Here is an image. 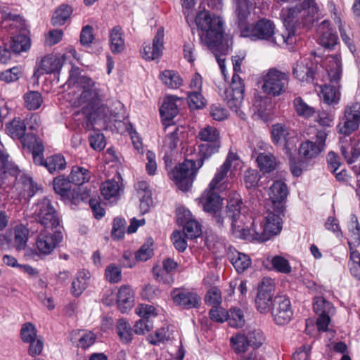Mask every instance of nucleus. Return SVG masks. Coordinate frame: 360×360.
<instances>
[{"label": "nucleus", "mask_w": 360, "mask_h": 360, "mask_svg": "<svg viewBox=\"0 0 360 360\" xmlns=\"http://www.w3.org/2000/svg\"><path fill=\"white\" fill-rule=\"evenodd\" d=\"M78 69L72 68L68 84L69 102L75 107L81 108L92 123L97 120H105L108 109L101 105V94L99 84L86 76H78Z\"/></svg>", "instance_id": "obj_1"}, {"label": "nucleus", "mask_w": 360, "mask_h": 360, "mask_svg": "<svg viewBox=\"0 0 360 360\" xmlns=\"http://www.w3.org/2000/svg\"><path fill=\"white\" fill-rule=\"evenodd\" d=\"M195 24L202 31L200 34V42L210 50L226 51L229 47V41L223 44L224 21L217 15H211L204 10L198 13Z\"/></svg>", "instance_id": "obj_2"}, {"label": "nucleus", "mask_w": 360, "mask_h": 360, "mask_svg": "<svg viewBox=\"0 0 360 360\" xmlns=\"http://www.w3.org/2000/svg\"><path fill=\"white\" fill-rule=\"evenodd\" d=\"M319 18V8L314 0H305L303 4L295 8H283L281 13V18L283 21L285 30L283 33L289 37L292 32L289 44L294 43L295 28L302 25L309 26Z\"/></svg>", "instance_id": "obj_3"}, {"label": "nucleus", "mask_w": 360, "mask_h": 360, "mask_svg": "<svg viewBox=\"0 0 360 360\" xmlns=\"http://www.w3.org/2000/svg\"><path fill=\"white\" fill-rule=\"evenodd\" d=\"M241 198L238 193H233L228 200L227 216L231 220V233L236 238L255 240L256 219L252 214L241 212Z\"/></svg>", "instance_id": "obj_4"}, {"label": "nucleus", "mask_w": 360, "mask_h": 360, "mask_svg": "<svg viewBox=\"0 0 360 360\" xmlns=\"http://www.w3.org/2000/svg\"><path fill=\"white\" fill-rule=\"evenodd\" d=\"M323 66L328 74L330 83L320 86L319 96L329 105H338L341 98V85L339 82L342 75V63L338 56H327Z\"/></svg>", "instance_id": "obj_5"}, {"label": "nucleus", "mask_w": 360, "mask_h": 360, "mask_svg": "<svg viewBox=\"0 0 360 360\" xmlns=\"http://www.w3.org/2000/svg\"><path fill=\"white\" fill-rule=\"evenodd\" d=\"M275 30L274 23L270 20L263 18L244 28L241 31V36L249 37L252 40H266L274 45H288V40L292 32H290L289 37H286L285 33L276 34Z\"/></svg>", "instance_id": "obj_6"}, {"label": "nucleus", "mask_w": 360, "mask_h": 360, "mask_svg": "<svg viewBox=\"0 0 360 360\" xmlns=\"http://www.w3.org/2000/svg\"><path fill=\"white\" fill-rule=\"evenodd\" d=\"M282 215L267 207L266 214L256 219L255 240L265 242L279 234L283 228Z\"/></svg>", "instance_id": "obj_7"}, {"label": "nucleus", "mask_w": 360, "mask_h": 360, "mask_svg": "<svg viewBox=\"0 0 360 360\" xmlns=\"http://www.w3.org/2000/svg\"><path fill=\"white\" fill-rule=\"evenodd\" d=\"M242 162L237 153L229 150L225 162L217 169L213 179L210 182L207 188L218 191H224L229 187L226 182L228 173L230 175L233 172L241 167Z\"/></svg>", "instance_id": "obj_8"}, {"label": "nucleus", "mask_w": 360, "mask_h": 360, "mask_svg": "<svg viewBox=\"0 0 360 360\" xmlns=\"http://www.w3.org/2000/svg\"><path fill=\"white\" fill-rule=\"evenodd\" d=\"M242 162L237 153L229 150L225 162L217 169L213 179L210 182L207 188L218 191H224L229 187L226 182L228 173L230 175L233 172L241 167Z\"/></svg>", "instance_id": "obj_9"}, {"label": "nucleus", "mask_w": 360, "mask_h": 360, "mask_svg": "<svg viewBox=\"0 0 360 360\" xmlns=\"http://www.w3.org/2000/svg\"><path fill=\"white\" fill-rule=\"evenodd\" d=\"M202 162L196 167L195 162L186 160L176 166L169 174L170 179L176 186L182 190L187 191L192 185L198 172V169L202 166Z\"/></svg>", "instance_id": "obj_10"}, {"label": "nucleus", "mask_w": 360, "mask_h": 360, "mask_svg": "<svg viewBox=\"0 0 360 360\" xmlns=\"http://www.w3.org/2000/svg\"><path fill=\"white\" fill-rule=\"evenodd\" d=\"M244 84L238 75L233 74L230 86L226 89L222 95L224 101L229 108L242 119L245 114L240 110L243 100Z\"/></svg>", "instance_id": "obj_11"}, {"label": "nucleus", "mask_w": 360, "mask_h": 360, "mask_svg": "<svg viewBox=\"0 0 360 360\" xmlns=\"http://www.w3.org/2000/svg\"><path fill=\"white\" fill-rule=\"evenodd\" d=\"M33 217L35 220L46 228H56L60 224L58 214L52 205L51 200L43 198L32 207Z\"/></svg>", "instance_id": "obj_12"}, {"label": "nucleus", "mask_w": 360, "mask_h": 360, "mask_svg": "<svg viewBox=\"0 0 360 360\" xmlns=\"http://www.w3.org/2000/svg\"><path fill=\"white\" fill-rule=\"evenodd\" d=\"M288 80L286 72L271 68L263 76L262 91L268 95L278 96L285 92Z\"/></svg>", "instance_id": "obj_13"}, {"label": "nucleus", "mask_w": 360, "mask_h": 360, "mask_svg": "<svg viewBox=\"0 0 360 360\" xmlns=\"http://www.w3.org/2000/svg\"><path fill=\"white\" fill-rule=\"evenodd\" d=\"M198 138L207 144L200 146V151L205 158L210 157L219 151L221 146L219 131L212 126H205L198 132Z\"/></svg>", "instance_id": "obj_14"}, {"label": "nucleus", "mask_w": 360, "mask_h": 360, "mask_svg": "<svg viewBox=\"0 0 360 360\" xmlns=\"http://www.w3.org/2000/svg\"><path fill=\"white\" fill-rule=\"evenodd\" d=\"M359 125L360 103H350L345 108L342 120L337 126L338 131L341 134L349 135L357 130Z\"/></svg>", "instance_id": "obj_15"}, {"label": "nucleus", "mask_w": 360, "mask_h": 360, "mask_svg": "<svg viewBox=\"0 0 360 360\" xmlns=\"http://www.w3.org/2000/svg\"><path fill=\"white\" fill-rule=\"evenodd\" d=\"M63 234L56 231L51 233L43 230L37 235L35 240V248L39 256H48L59 245L63 240Z\"/></svg>", "instance_id": "obj_16"}, {"label": "nucleus", "mask_w": 360, "mask_h": 360, "mask_svg": "<svg viewBox=\"0 0 360 360\" xmlns=\"http://www.w3.org/2000/svg\"><path fill=\"white\" fill-rule=\"evenodd\" d=\"M274 290V281L271 278H264L259 285L255 299L256 308L260 313L266 314L272 309Z\"/></svg>", "instance_id": "obj_17"}, {"label": "nucleus", "mask_w": 360, "mask_h": 360, "mask_svg": "<svg viewBox=\"0 0 360 360\" xmlns=\"http://www.w3.org/2000/svg\"><path fill=\"white\" fill-rule=\"evenodd\" d=\"M288 193V188L283 181H274L269 188L267 207L276 211V213H283Z\"/></svg>", "instance_id": "obj_18"}, {"label": "nucleus", "mask_w": 360, "mask_h": 360, "mask_svg": "<svg viewBox=\"0 0 360 360\" xmlns=\"http://www.w3.org/2000/svg\"><path fill=\"white\" fill-rule=\"evenodd\" d=\"M199 204L202 207L204 211L214 217L217 223L223 224L224 220L219 213L222 206V199L215 192V190L207 188L199 198Z\"/></svg>", "instance_id": "obj_19"}, {"label": "nucleus", "mask_w": 360, "mask_h": 360, "mask_svg": "<svg viewBox=\"0 0 360 360\" xmlns=\"http://www.w3.org/2000/svg\"><path fill=\"white\" fill-rule=\"evenodd\" d=\"M30 231L26 226L19 224L13 226L4 235V238L11 248L21 251L26 248Z\"/></svg>", "instance_id": "obj_20"}, {"label": "nucleus", "mask_w": 360, "mask_h": 360, "mask_svg": "<svg viewBox=\"0 0 360 360\" xmlns=\"http://www.w3.org/2000/svg\"><path fill=\"white\" fill-rule=\"evenodd\" d=\"M171 297L176 306L186 309L197 308L201 303V297L195 292L184 288H175L171 292Z\"/></svg>", "instance_id": "obj_21"}, {"label": "nucleus", "mask_w": 360, "mask_h": 360, "mask_svg": "<svg viewBox=\"0 0 360 360\" xmlns=\"http://www.w3.org/2000/svg\"><path fill=\"white\" fill-rule=\"evenodd\" d=\"M327 136L325 130L318 131L315 141L307 140L301 143L299 148L300 155L306 159L316 158L323 150Z\"/></svg>", "instance_id": "obj_22"}, {"label": "nucleus", "mask_w": 360, "mask_h": 360, "mask_svg": "<svg viewBox=\"0 0 360 360\" xmlns=\"http://www.w3.org/2000/svg\"><path fill=\"white\" fill-rule=\"evenodd\" d=\"M271 314L276 324L288 323L292 316L290 300L285 296L276 297L274 300V307L271 309Z\"/></svg>", "instance_id": "obj_23"}, {"label": "nucleus", "mask_w": 360, "mask_h": 360, "mask_svg": "<svg viewBox=\"0 0 360 360\" xmlns=\"http://www.w3.org/2000/svg\"><path fill=\"white\" fill-rule=\"evenodd\" d=\"M177 221L184 224V233L187 238H195L200 236L201 227L200 224L193 219L191 212L181 207L177 210Z\"/></svg>", "instance_id": "obj_24"}, {"label": "nucleus", "mask_w": 360, "mask_h": 360, "mask_svg": "<svg viewBox=\"0 0 360 360\" xmlns=\"http://www.w3.org/2000/svg\"><path fill=\"white\" fill-rule=\"evenodd\" d=\"M156 314L155 309L152 305L140 304L138 311L140 319L136 321V334H144L150 331L153 326L150 319Z\"/></svg>", "instance_id": "obj_25"}, {"label": "nucleus", "mask_w": 360, "mask_h": 360, "mask_svg": "<svg viewBox=\"0 0 360 360\" xmlns=\"http://www.w3.org/2000/svg\"><path fill=\"white\" fill-rule=\"evenodd\" d=\"M164 30L158 29L153 39V44L145 43L141 50L142 57L146 60H155L158 58L163 49Z\"/></svg>", "instance_id": "obj_26"}, {"label": "nucleus", "mask_w": 360, "mask_h": 360, "mask_svg": "<svg viewBox=\"0 0 360 360\" xmlns=\"http://www.w3.org/2000/svg\"><path fill=\"white\" fill-rule=\"evenodd\" d=\"M65 60V55L58 57L54 55L44 56L38 65L34 75L51 74L60 70Z\"/></svg>", "instance_id": "obj_27"}, {"label": "nucleus", "mask_w": 360, "mask_h": 360, "mask_svg": "<svg viewBox=\"0 0 360 360\" xmlns=\"http://www.w3.org/2000/svg\"><path fill=\"white\" fill-rule=\"evenodd\" d=\"M163 270L160 266L153 267V272L156 280L164 283L170 284L173 282V277L169 273L175 271L178 264L171 258L165 259L162 262Z\"/></svg>", "instance_id": "obj_28"}, {"label": "nucleus", "mask_w": 360, "mask_h": 360, "mask_svg": "<svg viewBox=\"0 0 360 360\" xmlns=\"http://www.w3.org/2000/svg\"><path fill=\"white\" fill-rule=\"evenodd\" d=\"M320 34L319 42L321 46L331 48L337 44L338 35L330 27V23L325 20L319 27Z\"/></svg>", "instance_id": "obj_29"}, {"label": "nucleus", "mask_w": 360, "mask_h": 360, "mask_svg": "<svg viewBox=\"0 0 360 360\" xmlns=\"http://www.w3.org/2000/svg\"><path fill=\"white\" fill-rule=\"evenodd\" d=\"M310 65L311 63L307 58H301L293 67V75L301 82L311 81L314 71Z\"/></svg>", "instance_id": "obj_30"}, {"label": "nucleus", "mask_w": 360, "mask_h": 360, "mask_svg": "<svg viewBox=\"0 0 360 360\" xmlns=\"http://www.w3.org/2000/svg\"><path fill=\"white\" fill-rule=\"evenodd\" d=\"M341 150L347 163L355 162L360 157V135L354 136L350 143L342 146Z\"/></svg>", "instance_id": "obj_31"}, {"label": "nucleus", "mask_w": 360, "mask_h": 360, "mask_svg": "<svg viewBox=\"0 0 360 360\" xmlns=\"http://www.w3.org/2000/svg\"><path fill=\"white\" fill-rule=\"evenodd\" d=\"M90 279V273L86 270L77 272L72 282L70 292L75 297L80 296L87 288Z\"/></svg>", "instance_id": "obj_32"}, {"label": "nucleus", "mask_w": 360, "mask_h": 360, "mask_svg": "<svg viewBox=\"0 0 360 360\" xmlns=\"http://www.w3.org/2000/svg\"><path fill=\"white\" fill-rule=\"evenodd\" d=\"M117 304L122 313L129 311L134 305L133 290L129 286H122L117 294Z\"/></svg>", "instance_id": "obj_33"}, {"label": "nucleus", "mask_w": 360, "mask_h": 360, "mask_svg": "<svg viewBox=\"0 0 360 360\" xmlns=\"http://www.w3.org/2000/svg\"><path fill=\"white\" fill-rule=\"evenodd\" d=\"M136 195L139 198V208L142 214L148 212L152 205V194L148 189V184L145 181L139 183V189L136 191Z\"/></svg>", "instance_id": "obj_34"}, {"label": "nucleus", "mask_w": 360, "mask_h": 360, "mask_svg": "<svg viewBox=\"0 0 360 360\" xmlns=\"http://www.w3.org/2000/svg\"><path fill=\"white\" fill-rule=\"evenodd\" d=\"M348 229L349 231L348 244L350 252L355 251L354 248L360 245V226L356 215L350 216Z\"/></svg>", "instance_id": "obj_35"}, {"label": "nucleus", "mask_w": 360, "mask_h": 360, "mask_svg": "<svg viewBox=\"0 0 360 360\" xmlns=\"http://www.w3.org/2000/svg\"><path fill=\"white\" fill-rule=\"evenodd\" d=\"M271 134L274 144L283 148L286 146L289 131L284 124L281 123L274 124L271 127Z\"/></svg>", "instance_id": "obj_36"}, {"label": "nucleus", "mask_w": 360, "mask_h": 360, "mask_svg": "<svg viewBox=\"0 0 360 360\" xmlns=\"http://www.w3.org/2000/svg\"><path fill=\"white\" fill-rule=\"evenodd\" d=\"M110 46L112 52L114 53H119L124 49L125 43L123 39L122 30L120 27H114L110 30Z\"/></svg>", "instance_id": "obj_37"}, {"label": "nucleus", "mask_w": 360, "mask_h": 360, "mask_svg": "<svg viewBox=\"0 0 360 360\" xmlns=\"http://www.w3.org/2000/svg\"><path fill=\"white\" fill-rule=\"evenodd\" d=\"M179 100L175 96H167L160 108V112L163 119L170 120L178 113V108L176 101Z\"/></svg>", "instance_id": "obj_38"}, {"label": "nucleus", "mask_w": 360, "mask_h": 360, "mask_svg": "<svg viewBox=\"0 0 360 360\" xmlns=\"http://www.w3.org/2000/svg\"><path fill=\"white\" fill-rule=\"evenodd\" d=\"M230 260L238 273L245 271L251 264V259L248 255L235 251L230 255Z\"/></svg>", "instance_id": "obj_39"}, {"label": "nucleus", "mask_w": 360, "mask_h": 360, "mask_svg": "<svg viewBox=\"0 0 360 360\" xmlns=\"http://www.w3.org/2000/svg\"><path fill=\"white\" fill-rule=\"evenodd\" d=\"M117 179L106 181L102 184L101 188V194L105 199L109 200L117 196L120 190V176H118Z\"/></svg>", "instance_id": "obj_40"}, {"label": "nucleus", "mask_w": 360, "mask_h": 360, "mask_svg": "<svg viewBox=\"0 0 360 360\" xmlns=\"http://www.w3.org/2000/svg\"><path fill=\"white\" fill-rule=\"evenodd\" d=\"M68 176L72 184L82 185L90 180L91 172L82 167L75 166Z\"/></svg>", "instance_id": "obj_41"}, {"label": "nucleus", "mask_w": 360, "mask_h": 360, "mask_svg": "<svg viewBox=\"0 0 360 360\" xmlns=\"http://www.w3.org/2000/svg\"><path fill=\"white\" fill-rule=\"evenodd\" d=\"M73 338L77 342L78 347L86 349L95 342L96 336L91 331L80 330L73 333Z\"/></svg>", "instance_id": "obj_42"}, {"label": "nucleus", "mask_w": 360, "mask_h": 360, "mask_svg": "<svg viewBox=\"0 0 360 360\" xmlns=\"http://www.w3.org/2000/svg\"><path fill=\"white\" fill-rule=\"evenodd\" d=\"M162 82L169 88L177 89L183 82L182 79L179 75L173 70H164L159 76Z\"/></svg>", "instance_id": "obj_43"}, {"label": "nucleus", "mask_w": 360, "mask_h": 360, "mask_svg": "<svg viewBox=\"0 0 360 360\" xmlns=\"http://www.w3.org/2000/svg\"><path fill=\"white\" fill-rule=\"evenodd\" d=\"M66 165L65 158L60 154L47 157L44 162V167L51 174L64 169Z\"/></svg>", "instance_id": "obj_44"}, {"label": "nucleus", "mask_w": 360, "mask_h": 360, "mask_svg": "<svg viewBox=\"0 0 360 360\" xmlns=\"http://www.w3.org/2000/svg\"><path fill=\"white\" fill-rule=\"evenodd\" d=\"M234 1V13L240 22H245L248 18L252 4L250 0H233Z\"/></svg>", "instance_id": "obj_45"}, {"label": "nucleus", "mask_w": 360, "mask_h": 360, "mask_svg": "<svg viewBox=\"0 0 360 360\" xmlns=\"http://www.w3.org/2000/svg\"><path fill=\"white\" fill-rule=\"evenodd\" d=\"M25 131L26 125L20 118L13 119L6 125V131L13 139H22Z\"/></svg>", "instance_id": "obj_46"}, {"label": "nucleus", "mask_w": 360, "mask_h": 360, "mask_svg": "<svg viewBox=\"0 0 360 360\" xmlns=\"http://www.w3.org/2000/svg\"><path fill=\"white\" fill-rule=\"evenodd\" d=\"M258 167L263 172H270L276 167L275 157L271 153H262L257 158Z\"/></svg>", "instance_id": "obj_47"}, {"label": "nucleus", "mask_w": 360, "mask_h": 360, "mask_svg": "<svg viewBox=\"0 0 360 360\" xmlns=\"http://www.w3.org/2000/svg\"><path fill=\"white\" fill-rule=\"evenodd\" d=\"M166 129L169 131L167 136L165 138L163 148H165V152L167 153V150H173L176 147L179 139L178 133L179 131V129L176 127L174 125H168L167 126Z\"/></svg>", "instance_id": "obj_48"}, {"label": "nucleus", "mask_w": 360, "mask_h": 360, "mask_svg": "<svg viewBox=\"0 0 360 360\" xmlns=\"http://www.w3.org/2000/svg\"><path fill=\"white\" fill-rule=\"evenodd\" d=\"M170 337L169 326H166L158 329L153 334L149 335L147 340L152 345H158L169 340Z\"/></svg>", "instance_id": "obj_49"}, {"label": "nucleus", "mask_w": 360, "mask_h": 360, "mask_svg": "<svg viewBox=\"0 0 360 360\" xmlns=\"http://www.w3.org/2000/svg\"><path fill=\"white\" fill-rule=\"evenodd\" d=\"M117 333L124 343H129L134 338V330L130 324L124 319L119 321L117 326Z\"/></svg>", "instance_id": "obj_50"}, {"label": "nucleus", "mask_w": 360, "mask_h": 360, "mask_svg": "<svg viewBox=\"0 0 360 360\" xmlns=\"http://www.w3.org/2000/svg\"><path fill=\"white\" fill-rule=\"evenodd\" d=\"M271 264L273 269L279 273L288 274L292 271V266L287 259L276 255L271 259Z\"/></svg>", "instance_id": "obj_51"}, {"label": "nucleus", "mask_w": 360, "mask_h": 360, "mask_svg": "<svg viewBox=\"0 0 360 360\" xmlns=\"http://www.w3.org/2000/svg\"><path fill=\"white\" fill-rule=\"evenodd\" d=\"M72 13L71 8L68 5H61L56 10L53 18L52 24L53 25H62L70 18Z\"/></svg>", "instance_id": "obj_52"}, {"label": "nucleus", "mask_w": 360, "mask_h": 360, "mask_svg": "<svg viewBox=\"0 0 360 360\" xmlns=\"http://www.w3.org/2000/svg\"><path fill=\"white\" fill-rule=\"evenodd\" d=\"M10 46L14 53L25 51L30 46V39L24 34L15 36L11 40Z\"/></svg>", "instance_id": "obj_53"}, {"label": "nucleus", "mask_w": 360, "mask_h": 360, "mask_svg": "<svg viewBox=\"0 0 360 360\" xmlns=\"http://www.w3.org/2000/svg\"><path fill=\"white\" fill-rule=\"evenodd\" d=\"M313 309L316 314H333L335 311L333 304L322 297H317L314 299Z\"/></svg>", "instance_id": "obj_54"}, {"label": "nucleus", "mask_w": 360, "mask_h": 360, "mask_svg": "<svg viewBox=\"0 0 360 360\" xmlns=\"http://www.w3.org/2000/svg\"><path fill=\"white\" fill-rule=\"evenodd\" d=\"M154 242L151 238L146 240V243L136 251V261L146 262L153 255Z\"/></svg>", "instance_id": "obj_55"}, {"label": "nucleus", "mask_w": 360, "mask_h": 360, "mask_svg": "<svg viewBox=\"0 0 360 360\" xmlns=\"http://www.w3.org/2000/svg\"><path fill=\"white\" fill-rule=\"evenodd\" d=\"M71 184H72L69 178L65 179L59 176L53 179V186L55 192L62 196L68 195L71 190Z\"/></svg>", "instance_id": "obj_56"}, {"label": "nucleus", "mask_w": 360, "mask_h": 360, "mask_svg": "<svg viewBox=\"0 0 360 360\" xmlns=\"http://www.w3.org/2000/svg\"><path fill=\"white\" fill-rule=\"evenodd\" d=\"M121 268L115 264H110L108 265L105 270V278L110 283H117L122 280Z\"/></svg>", "instance_id": "obj_57"}, {"label": "nucleus", "mask_w": 360, "mask_h": 360, "mask_svg": "<svg viewBox=\"0 0 360 360\" xmlns=\"http://www.w3.org/2000/svg\"><path fill=\"white\" fill-rule=\"evenodd\" d=\"M294 107L296 112L302 117L308 118L315 113L314 108L309 106L301 98H296L294 100Z\"/></svg>", "instance_id": "obj_58"}, {"label": "nucleus", "mask_w": 360, "mask_h": 360, "mask_svg": "<svg viewBox=\"0 0 360 360\" xmlns=\"http://www.w3.org/2000/svg\"><path fill=\"white\" fill-rule=\"evenodd\" d=\"M127 222L125 219L116 217L113 220L111 236L114 240H119L124 238Z\"/></svg>", "instance_id": "obj_59"}, {"label": "nucleus", "mask_w": 360, "mask_h": 360, "mask_svg": "<svg viewBox=\"0 0 360 360\" xmlns=\"http://www.w3.org/2000/svg\"><path fill=\"white\" fill-rule=\"evenodd\" d=\"M351 274L357 280L360 279V253L357 251L350 252L348 263Z\"/></svg>", "instance_id": "obj_60"}, {"label": "nucleus", "mask_w": 360, "mask_h": 360, "mask_svg": "<svg viewBox=\"0 0 360 360\" xmlns=\"http://www.w3.org/2000/svg\"><path fill=\"white\" fill-rule=\"evenodd\" d=\"M249 346L258 348L262 345L265 341L263 333L259 329H250L247 335Z\"/></svg>", "instance_id": "obj_61"}, {"label": "nucleus", "mask_w": 360, "mask_h": 360, "mask_svg": "<svg viewBox=\"0 0 360 360\" xmlns=\"http://www.w3.org/2000/svg\"><path fill=\"white\" fill-rule=\"evenodd\" d=\"M231 343L233 349L237 353L244 352L249 346L247 335L238 333L235 336L231 338Z\"/></svg>", "instance_id": "obj_62"}, {"label": "nucleus", "mask_w": 360, "mask_h": 360, "mask_svg": "<svg viewBox=\"0 0 360 360\" xmlns=\"http://www.w3.org/2000/svg\"><path fill=\"white\" fill-rule=\"evenodd\" d=\"M26 107L30 110L39 108L42 103L41 94L37 91H30L24 96Z\"/></svg>", "instance_id": "obj_63"}, {"label": "nucleus", "mask_w": 360, "mask_h": 360, "mask_svg": "<svg viewBox=\"0 0 360 360\" xmlns=\"http://www.w3.org/2000/svg\"><path fill=\"white\" fill-rule=\"evenodd\" d=\"M229 325L233 328H239L244 325L245 319L242 311L239 309H232L228 312Z\"/></svg>", "instance_id": "obj_64"}]
</instances>
